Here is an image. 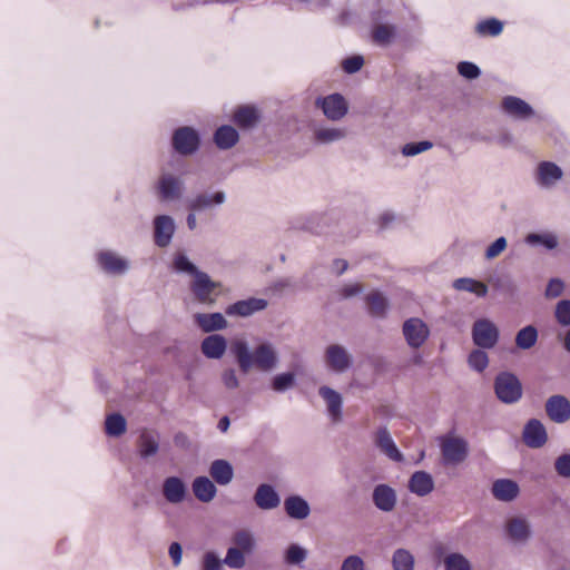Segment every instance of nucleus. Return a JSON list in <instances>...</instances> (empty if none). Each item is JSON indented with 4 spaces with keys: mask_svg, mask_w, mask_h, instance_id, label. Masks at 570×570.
Listing matches in <instances>:
<instances>
[{
    "mask_svg": "<svg viewBox=\"0 0 570 570\" xmlns=\"http://www.w3.org/2000/svg\"><path fill=\"white\" fill-rule=\"evenodd\" d=\"M229 350L243 374L249 373L253 368L271 372L279 363L278 352L268 341L261 342L252 350L246 340L237 338L232 342Z\"/></svg>",
    "mask_w": 570,
    "mask_h": 570,
    "instance_id": "f257e3e1",
    "label": "nucleus"
},
{
    "mask_svg": "<svg viewBox=\"0 0 570 570\" xmlns=\"http://www.w3.org/2000/svg\"><path fill=\"white\" fill-rule=\"evenodd\" d=\"M227 202V194L223 189H207L194 194L186 199V209L200 214H213Z\"/></svg>",
    "mask_w": 570,
    "mask_h": 570,
    "instance_id": "f03ea898",
    "label": "nucleus"
},
{
    "mask_svg": "<svg viewBox=\"0 0 570 570\" xmlns=\"http://www.w3.org/2000/svg\"><path fill=\"white\" fill-rule=\"evenodd\" d=\"M155 190L163 203L178 202L186 190L185 180L179 175L164 170L156 181Z\"/></svg>",
    "mask_w": 570,
    "mask_h": 570,
    "instance_id": "7ed1b4c3",
    "label": "nucleus"
},
{
    "mask_svg": "<svg viewBox=\"0 0 570 570\" xmlns=\"http://www.w3.org/2000/svg\"><path fill=\"white\" fill-rule=\"evenodd\" d=\"M494 392L502 403L513 404L522 396V385L514 374L501 372L494 379Z\"/></svg>",
    "mask_w": 570,
    "mask_h": 570,
    "instance_id": "20e7f679",
    "label": "nucleus"
},
{
    "mask_svg": "<svg viewBox=\"0 0 570 570\" xmlns=\"http://www.w3.org/2000/svg\"><path fill=\"white\" fill-rule=\"evenodd\" d=\"M220 287L222 283L212 279L206 272L198 273L189 284L195 299L205 305H214L217 302L218 293L216 291Z\"/></svg>",
    "mask_w": 570,
    "mask_h": 570,
    "instance_id": "39448f33",
    "label": "nucleus"
},
{
    "mask_svg": "<svg viewBox=\"0 0 570 570\" xmlns=\"http://www.w3.org/2000/svg\"><path fill=\"white\" fill-rule=\"evenodd\" d=\"M171 145L179 155H194L200 147V135L190 126L179 127L173 132Z\"/></svg>",
    "mask_w": 570,
    "mask_h": 570,
    "instance_id": "423d86ee",
    "label": "nucleus"
},
{
    "mask_svg": "<svg viewBox=\"0 0 570 570\" xmlns=\"http://www.w3.org/2000/svg\"><path fill=\"white\" fill-rule=\"evenodd\" d=\"M500 332L497 325L488 318H479L472 326V341L483 350L494 347L499 341Z\"/></svg>",
    "mask_w": 570,
    "mask_h": 570,
    "instance_id": "0eeeda50",
    "label": "nucleus"
},
{
    "mask_svg": "<svg viewBox=\"0 0 570 570\" xmlns=\"http://www.w3.org/2000/svg\"><path fill=\"white\" fill-rule=\"evenodd\" d=\"M402 334L406 344L417 350L422 347L430 337V327L419 317H410L403 322Z\"/></svg>",
    "mask_w": 570,
    "mask_h": 570,
    "instance_id": "6e6552de",
    "label": "nucleus"
},
{
    "mask_svg": "<svg viewBox=\"0 0 570 570\" xmlns=\"http://www.w3.org/2000/svg\"><path fill=\"white\" fill-rule=\"evenodd\" d=\"M324 363L330 371L343 374L352 367L353 356L343 345L330 344L324 351Z\"/></svg>",
    "mask_w": 570,
    "mask_h": 570,
    "instance_id": "1a4fd4ad",
    "label": "nucleus"
},
{
    "mask_svg": "<svg viewBox=\"0 0 570 570\" xmlns=\"http://www.w3.org/2000/svg\"><path fill=\"white\" fill-rule=\"evenodd\" d=\"M315 106L321 108L324 116L332 121L341 120L348 111V105L341 94L317 97Z\"/></svg>",
    "mask_w": 570,
    "mask_h": 570,
    "instance_id": "9d476101",
    "label": "nucleus"
},
{
    "mask_svg": "<svg viewBox=\"0 0 570 570\" xmlns=\"http://www.w3.org/2000/svg\"><path fill=\"white\" fill-rule=\"evenodd\" d=\"M373 443L380 450V452L387 456L391 461L397 463L404 461V455L399 450L387 426L381 425L376 429L373 434Z\"/></svg>",
    "mask_w": 570,
    "mask_h": 570,
    "instance_id": "9b49d317",
    "label": "nucleus"
},
{
    "mask_svg": "<svg viewBox=\"0 0 570 570\" xmlns=\"http://www.w3.org/2000/svg\"><path fill=\"white\" fill-rule=\"evenodd\" d=\"M268 301L258 297H248L227 305L225 314L229 317H250L254 314L266 309Z\"/></svg>",
    "mask_w": 570,
    "mask_h": 570,
    "instance_id": "f8f14e48",
    "label": "nucleus"
},
{
    "mask_svg": "<svg viewBox=\"0 0 570 570\" xmlns=\"http://www.w3.org/2000/svg\"><path fill=\"white\" fill-rule=\"evenodd\" d=\"M441 452L446 463L459 464L466 459L469 444L460 436L446 438L441 443Z\"/></svg>",
    "mask_w": 570,
    "mask_h": 570,
    "instance_id": "ddd939ff",
    "label": "nucleus"
},
{
    "mask_svg": "<svg viewBox=\"0 0 570 570\" xmlns=\"http://www.w3.org/2000/svg\"><path fill=\"white\" fill-rule=\"evenodd\" d=\"M371 499L373 505L383 513L393 512L397 504L396 490L386 483L374 485Z\"/></svg>",
    "mask_w": 570,
    "mask_h": 570,
    "instance_id": "4468645a",
    "label": "nucleus"
},
{
    "mask_svg": "<svg viewBox=\"0 0 570 570\" xmlns=\"http://www.w3.org/2000/svg\"><path fill=\"white\" fill-rule=\"evenodd\" d=\"M154 242L159 248L170 245L176 232L175 219L169 215H158L154 218Z\"/></svg>",
    "mask_w": 570,
    "mask_h": 570,
    "instance_id": "2eb2a0df",
    "label": "nucleus"
},
{
    "mask_svg": "<svg viewBox=\"0 0 570 570\" xmlns=\"http://www.w3.org/2000/svg\"><path fill=\"white\" fill-rule=\"evenodd\" d=\"M546 412L552 422L564 423L570 419V401L560 394L552 395L546 402Z\"/></svg>",
    "mask_w": 570,
    "mask_h": 570,
    "instance_id": "dca6fc26",
    "label": "nucleus"
},
{
    "mask_svg": "<svg viewBox=\"0 0 570 570\" xmlns=\"http://www.w3.org/2000/svg\"><path fill=\"white\" fill-rule=\"evenodd\" d=\"M318 395L324 400L332 422H341L343 416V396L337 391L326 385L318 389Z\"/></svg>",
    "mask_w": 570,
    "mask_h": 570,
    "instance_id": "f3484780",
    "label": "nucleus"
},
{
    "mask_svg": "<svg viewBox=\"0 0 570 570\" xmlns=\"http://www.w3.org/2000/svg\"><path fill=\"white\" fill-rule=\"evenodd\" d=\"M501 108L505 115L519 120L529 119L534 114L531 105L515 96H505L501 101Z\"/></svg>",
    "mask_w": 570,
    "mask_h": 570,
    "instance_id": "a211bd4d",
    "label": "nucleus"
},
{
    "mask_svg": "<svg viewBox=\"0 0 570 570\" xmlns=\"http://www.w3.org/2000/svg\"><path fill=\"white\" fill-rule=\"evenodd\" d=\"M98 262L106 273L112 275H124L130 268L129 261L114 252H101Z\"/></svg>",
    "mask_w": 570,
    "mask_h": 570,
    "instance_id": "6ab92c4d",
    "label": "nucleus"
},
{
    "mask_svg": "<svg viewBox=\"0 0 570 570\" xmlns=\"http://www.w3.org/2000/svg\"><path fill=\"white\" fill-rule=\"evenodd\" d=\"M254 502L261 510H273L279 507L281 497L272 484L262 483L256 488Z\"/></svg>",
    "mask_w": 570,
    "mask_h": 570,
    "instance_id": "aec40b11",
    "label": "nucleus"
},
{
    "mask_svg": "<svg viewBox=\"0 0 570 570\" xmlns=\"http://www.w3.org/2000/svg\"><path fill=\"white\" fill-rule=\"evenodd\" d=\"M227 340L222 334H209L200 343L202 353L209 360H220L227 351Z\"/></svg>",
    "mask_w": 570,
    "mask_h": 570,
    "instance_id": "412c9836",
    "label": "nucleus"
},
{
    "mask_svg": "<svg viewBox=\"0 0 570 570\" xmlns=\"http://www.w3.org/2000/svg\"><path fill=\"white\" fill-rule=\"evenodd\" d=\"M163 495L169 503L178 504L187 495V485L179 476H168L163 482Z\"/></svg>",
    "mask_w": 570,
    "mask_h": 570,
    "instance_id": "4be33fe9",
    "label": "nucleus"
},
{
    "mask_svg": "<svg viewBox=\"0 0 570 570\" xmlns=\"http://www.w3.org/2000/svg\"><path fill=\"white\" fill-rule=\"evenodd\" d=\"M563 171L560 166L552 161H541L537 168V180L543 188L553 187L561 180Z\"/></svg>",
    "mask_w": 570,
    "mask_h": 570,
    "instance_id": "5701e85b",
    "label": "nucleus"
},
{
    "mask_svg": "<svg viewBox=\"0 0 570 570\" xmlns=\"http://www.w3.org/2000/svg\"><path fill=\"white\" fill-rule=\"evenodd\" d=\"M313 140L317 145H331L346 138V129L338 127H328L324 125H315L312 128Z\"/></svg>",
    "mask_w": 570,
    "mask_h": 570,
    "instance_id": "b1692460",
    "label": "nucleus"
},
{
    "mask_svg": "<svg viewBox=\"0 0 570 570\" xmlns=\"http://www.w3.org/2000/svg\"><path fill=\"white\" fill-rule=\"evenodd\" d=\"M195 323L205 333H212L227 328L228 322L225 316L219 313H197L194 316Z\"/></svg>",
    "mask_w": 570,
    "mask_h": 570,
    "instance_id": "393cba45",
    "label": "nucleus"
},
{
    "mask_svg": "<svg viewBox=\"0 0 570 570\" xmlns=\"http://www.w3.org/2000/svg\"><path fill=\"white\" fill-rule=\"evenodd\" d=\"M286 514L294 520H304L311 514L309 503L298 494H292L284 500Z\"/></svg>",
    "mask_w": 570,
    "mask_h": 570,
    "instance_id": "a878e982",
    "label": "nucleus"
},
{
    "mask_svg": "<svg viewBox=\"0 0 570 570\" xmlns=\"http://www.w3.org/2000/svg\"><path fill=\"white\" fill-rule=\"evenodd\" d=\"M209 475L219 485H228L234 479V468L225 459L214 460L209 465Z\"/></svg>",
    "mask_w": 570,
    "mask_h": 570,
    "instance_id": "bb28decb",
    "label": "nucleus"
},
{
    "mask_svg": "<svg viewBox=\"0 0 570 570\" xmlns=\"http://www.w3.org/2000/svg\"><path fill=\"white\" fill-rule=\"evenodd\" d=\"M409 490L419 495L425 497L434 489V480L432 475L425 471H415L409 480Z\"/></svg>",
    "mask_w": 570,
    "mask_h": 570,
    "instance_id": "cd10ccee",
    "label": "nucleus"
},
{
    "mask_svg": "<svg viewBox=\"0 0 570 570\" xmlns=\"http://www.w3.org/2000/svg\"><path fill=\"white\" fill-rule=\"evenodd\" d=\"M491 492L497 500L511 502L519 494V485L510 479H498L493 482Z\"/></svg>",
    "mask_w": 570,
    "mask_h": 570,
    "instance_id": "c85d7f7f",
    "label": "nucleus"
},
{
    "mask_svg": "<svg viewBox=\"0 0 570 570\" xmlns=\"http://www.w3.org/2000/svg\"><path fill=\"white\" fill-rule=\"evenodd\" d=\"M191 489L197 500L204 503L213 501L217 494V488L214 481L205 475L195 478L191 483Z\"/></svg>",
    "mask_w": 570,
    "mask_h": 570,
    "instance_id": "c756f323",
    "label": "nucleus"
},
{
    "mask_svg": "<svg viewBox=\"0 0 570 570\" xmlns=\"http://www.w3.org/2000/svg\"><path fill=\"white\" fill-rule=\"evenodd\" d=\"M137 449L142 460L156 455L159 451V435L151 431H144L137 440Z\"/></svg>",
    "mask_w": 570,
    "mask_h": 570,
    "instance_id": "7c9ffc66",
    "label": "nucleus"
},
{
    "mask_svg": "<svg viewBox=\"0 0 570 570\" xmlns=\"http://www.w3.org/2000/svg\"><path fill=\"white\" fill-rule=\"evenodd\" d=\"M239 140L238 131L230 125H222L214 132V142L220 150L233 148Z\"/></svg>",
    "mask_w": 570,
    "mask_h": 570,
    "instance_id": "2f4dec72",
    "label": "nucleus"
},
{
    "mask_svg": "<svg viewBox=\"0 0 570 570\" xmlns=\"http://www.w3.org/2000/svg\"><path fill=\"white\" fill-rule=\"evenodd\" d=\"M365 302L367 305L368 314L375 318H385L389 311L387 298L377 291L371 292L366 295Z\"/></svg>",
    "mask_w": 570,
    "mask_h": 570,
    "instance_id": "473e14b6",
    "label": "nucleus"
},
{
    "mask_svg": "<svg viewBox=\"0 0 570 570\" xmlns=\"http://www.w3.org/2000/svg\"><path fill=\"white\" fill-rule=\"evenodd\" d=\"M452 286L456 291L473 293L478 297H484L488 294V286L484 283L470 277L456 278Z\"/></svg>",
    "mask_w": 570,
    "mask_h": 570,
    "instance_id": "72a5a7b5",
    "label": "nucleus"
},
{
    "mask_svg": "<svg viewBox=\"0 0 570 570\" xmlns=\"http://www.w3.org/2000/svg\"><path fill=\"white\" fill-rule=\"evenodd\" d=\"M173 269L177 274H187L193 276V278L202 273L200 271L187 256L185 252H177L173 256Z\"/></svg>",
    "mask_w": 570,
    "mask_h": 570,
    "instance_id": "f704fd0d",
    "label": "nucleus"
},
{
    "mask_svg": "<svg viewBox=\"0 0 570 570\" xmlns=\"http://www.w3.org/2000/svg\"><path fill=\"white\" fill-rule=\"evenodd\" d=\"M258 120L257 109L253 106H240L234 112V121L243 128H252Z\"/></svg>",
    "mask_w": 570,
    "mask_h": 570,
    "instance_id": "c9c22d12",
    "label": "nucleus"
},
{
    "mask_svg": "<svg viewBox=\"0 0 570 570\" xmlns=\"http://www.w3.org/2000/svg\"><path fill=\"white\" fill-rule=\"evenodd\" d=\"M505 529L509 538L515 542L525 541L530 534L528 523L520 518L509 520Z\"/></svg>",
    "mask_w": 570,
    "mask_h": 570,
    "instance_id": "e433bc0d",
    "label": "nucleus"
},
{
    "mask_svg": "<svg viewBox=\"0 0 570 570\" xmlns=\"http://www.w3.org/2000/svg\"><path fill=\"white\" fill-rule=\"evenodd\" d=\"M391 562L393 570H414L415 558L407 549L399 548L393 552Z\"/></svg>",
    "mask_w": 570,
    "mask_h": 570,
    "instance_id": "4c0bfd02",
    "label": "nucleus"
},
{
    "mask_svg": "<svg viewBox=\"0 0 570 570\" xmlns=\"http://www.w3.org/2000/svg\"><path fill=\"white\" fill-rule=\"evenodd\" d=\"M396 33L394 24L379 23L373 28V41L380 46H387L392 42Z\"/></svg>",
    "mask_w": 570,
    "mask_h": 570,
    "instance_id": "58836bf2",
    "label": "nucleus"
},
{
    "mask_svg": "<svg viewBox=\"0 0 570 570\" xmlns=\"http://www.w3.org/2000/svg\"><path fill=\"white\" fill-rule=\"evenodd\" d=\"M106 433L109 436L118 438L126 432L127 422L120 413H112L105 421Z\"/></svg>",
    "mask_w": 570,
    "mask_h": 570,
    "instance_id": "ea45409f",
    "label": "nucleus"
},
{
    "mask_svg": "<svg viewBox=\"0 0 570 570\" xmlns=\"http://www.w3.org/2000/svg\"><path fill=\"white\" fill-rule=\"evenodd\" d=\"M296 384V376L293 372H282L271 380V387L276 393H285Z\"/></svg>",
    "mask_w": 570,
    "mask_h": 570,
    "instance_id": "a19ab883",
    "label": "nucleus"
},
{
    "mask_svg": "<svg viewBox=\"0 0 570 570\" xmlns=\"http://www.w3.org/2000/svg\"><path fill=\"white\" fill-rule=\"evenodd\" d=\"M503 31V22L497 18H488L475 26V32L481 36L497 37Z\"/></svg>",
    "mask_w": 570,
    "mask_h": 570,
    "instance_id": "79ce46f5",
    "label": "nucleus"
},
{
    "mask_svg": "<svg viewBox=\"0 0 570 570\" xmlns=\"http://www.w3.org/2000/svg\"><path fill=\"white\" fill-rule=\"evenodd\" d=\"M445 570H472L470 560L460 552H451L443 559Z\"/></svg>",
    "mask_w": 570,
    "mask_h": 570,
    "instance_id": "37998d69",
    "label": "nucleus"
},
{
    "mask_svg": "<svg viewBox=\"0 0 570 570\" xmlns=\"http://www.w3.org/2000/svg\"><path fill=\"white\" fill-rule=\"evenodd\" d=\"M232 541L235 544L234 548H238L245 553H250L255 548V539L247 530H239L235 532Z\"/></svg>",
    "mask_w": 570,
    "mask_h": 570,
    "instance_id": "c03bdc74",
    "label": "nucleus"
},
{
    "mask_svg": "<svg viewBox=\"0 0 570 570\" xmlns=\"http://www.w3.org/2000/svg\"><path fill=\"white\" fill-rule=\"evenodd\" d=\"M307 558V550L297 543H292L285 551V562L291 566H297Z\"/></svg>",
    "mask_w": 570,
    "mask_h": 570,
    "instance_id": "a18cd8bd",
    "label": "nucleus"
},
{
    "mask_svg": "<svg viewBox=\"0 0 570 570\" xmlns=\"http://www.w3.org/2000/svg\"><path fill=\"white\" fill-rule=\"evenodd\" d=\"M468 363L472 370L481 373L487 368L489 364L488 354L483 351V348L473 350L469 354Z\"/></svg>",
    "mask_w": 570,
    "mask_h": 570,
    "instance_id": "49530a36",
    "label": "nucleus"
},
{
    "mask_svg": "<svg viewBox=\"0 0 570 570\" xmlns=\"http://www.w3.org/2000/svg\"><path fill=\"white\" fill-rule=\"evenodd\" d=\"M246 563L245 552L240 551L238 548L230 547L227 549L226 557L224 559V564L229 567L230 569H242Z\"/></svg>",
    "mask_w": 570,
    "mask_h": 570,
    "instance_id": "de8ad7c7",
    "label": "nucleus"
},
{
    "mask_svg": "<svg viewBox=\"0 0 570 570\" xmlns=\"http://www.w3.org/2000/svg\"><path fill=\"white\" fill-rule=\"evenodd\" d=\"M515 344L522 350L534 346V324H529L518 332Z\"/></svg>",
    "mask_w": 570,
    "mask_h": 570,
    "instance_id": "09e8293b",
    "label": "nucleus"
},
{
    "mask_svg": "<svg viewBox=\"0 0 570 570\" xmlns=\"http://www.w3.org/2000/svg\"><path fill=\"white\" fill-rule=\"evenodd\" d=\"M559 245L557 234L549 230L537 232V247H543L547 250L556 249Z\"/></svg>",
    "mask_w": 570,
    "mask_h": 570,
    "instance_id": "8fccbe9b",
    "label": "nucleus"
},
{
    "mask_svg": "<svg viewBox=\"0 0 570 570\" xmlns=\"http://www.w3.org/2000/svg\"><path fill=\"white\" fill-rule=\"evenodd\" d=\"M433 147V144L429 140L412 141L407 142L402 147V154L405 157H414L421 153H424Z\"/></svg>",
    "mask_w": 570,
    "mask_h": 570,
    "instance_id": "3c124183",
    "label": "nucleus"
},
{
    "mask_svg": "<svg viewBox=\"0 0 570 570\" xmlns=\"http://www.w3.org/2000/svg\"><path fill=\"white\" fill-rule=\"evenodd\" d=\"M456 69L459 75L468 80H474L481 76L480 67L471 61H460Z\"/></svg>",
    "mask_w": 570,
    "mask_h": 570,
    "instance_id": "603ef678",
    "label": "nucleus"
},
{
    "mask_svg": "<svg viewBox=\"0 0 570 570\" xmlns=\"http://www.w3.org/2000/svg\"><path fill=\"white\" fill-rule=\"evenodd\" d=\"M556 318L563 326L570 325V299H561L557 303L554 311Z\"/></svg>",
    "mask_w": 570,
    "mask_h": 570,
    "instance_id": "864d4df0",
    "label": "nucleus"
},
{
    "mask_svg": "<svg viewBox=\"0 0 570 570\" xmlns=\"http://www.w3.org/2000/svg\"><path fill=\"white\" fill-rule=\"evenodd\" d=\"M507 246H508L507 238L503 236L498 237L493 243H491L487 247V249L484 252V257L489 261L493 259V258L498 257L500 254H502V252H504Z\"/></svg>",
    "mask_w": 570,
    "mask_h": 570,
    "instance_id": "5fc2aeb1",
    "label": "nucleus"
},
{
    "mask_svg": "<svg viewBox=\"0 0 570 570\" xmlns=\"http://www.w3.org/2000/svg\"><path fill=\"white\" fill-rule=\"evenodd\" d=\"M363 65L364 58L360 55L347 57L342 61V68L348 75L360 71Z\"/></svg>",
    "mask_w": 570,
    "mask_h": 570,
    "instance_id": "6e6d98bb",
    "label": "nucleus"
},
{
    "mask_svg": "<svg viewBox=\"0 0 570 570\" xmlns=\"http://www.w3.org/2000/svg\"><path fill=\"white\" fill-rule=\"evenodd\" d=\"M224 560L214 551H207L203 556V570H222Z\"/></svg>",
    "mask_w": 570,
    "mask_h": 570,
    "instance_id": "4d7b16f0",
    "label": "nucleus"
},
{
    "mask_svg": "<svg viewBox=\"0 0 570 570\" xmlns=\"http://www.w3.org/2000/svg\"><path fill=\"white\" fill-rule=\"evenodd\" d=\"M220 379H222V383L224 384V386L229 391L236 390L239 387L240 383H239L236 370L233 367L225 368L222 372Z\"/></svg>",
    "mask_w": 570,
    "mask_h": 570,
    "instance_id": "13d9d810",
    "label": "nucleus"
},
{
    "mask_svg": "<svg viewBox=\"0 0 570 570\" xmlns=\"http://www.w3.org/2000/svg\"><path fill=\"white\" fill-rule=\"evenodd\" d=\"M554 469L561 478H570V453L559 455L554 461Z\"/></svg>",
    "mask_w": 570,
    "mask_h": 570,
    "instance_id": "bf43d9fd",
    "label": "nucleus"
},
{
    "mask_svg": "<svg viewBox=\"0 0 570 570\" xmlns=\"http://www.w3.org/2000/svg\"><path fill=\"white\" fill-rule=\"evenodd\" d=\"M341 570H365V562L360 556L350 554L342 561Z\"/></svg>",
    "mask_w": 570,
    "mask_h": 570,
    "instance_id": "052dcab7",
    "label": "nucleus"
},
{
    "mask_svg": "<svg viewBox=\"0 0 570 570\" xmlns=\"http://www.w3.org/2000/svg\"><path fill=\"white\" fill-rule=\"evenodd\" d=\"M564 283L560 278H551L546 288V296L548 298H556L562 294Z\"/></svg>",
    "mask_w": 570,
    "mask_h": 570,
    "instance_id": "680f3d73",
    "label": "nucleus"
},
{
    "mask_svg": "<svg viewBox=\"0 0 570 570\" xmlns=\"http://www.w3.org/2000/svg\"><path fill=\"white\" fill-rule=\"evenodd\" d=\"M363 292V286L358 283L346 284L340 289V295L343 298L354 297Z\"/></svg>",
    "mask_w": 570,
    "mask_h": 570,
    "instance_id": "e2e57ef3",
    "label": "nucleus"
},
{
    "mask_svg": "<svg viewBox=\"0 0 570 570\" xmlns=\"http://www.w3.org/2000/svg\"><path fill=\"white\" fill-rule=\"evenodd\" d=\"M523 441L529 448L534 449V417L528 420L524 426Z\"/></svg>",
    "mask_w": 570,
    "mask_h": 570,
    "instance_id": "0e129e2a",
    "label": "nucleus"
},
{
    "mask_svg": "<svg viewBox=\"0 0 570 570\" xmlns=\"http://www.w3.org/2000/svg\"><path fill=\"white\" fill-rule=\"evenodd\" d=\"M168 553L175 566H179L183 558V548L178 542H171L169 546Z\"/></svg>",
    "mask_w": 570,
    "mask_h": 570,
    "instance_id": "69168bd1",
    "label": "nucleus"
},
{
    "mask_svg": "<svg viewBox=\"0 0 570 570\" xmlns=\"http://www.w3.org/2000/svg\"><path fill=\"white\" fill-rule=\"evenodd\" d=\"M548 434L544 425L537 420V449L546 444Z\"/></svg>",
    "mask_w": 570,
    "mask_h": 570,
    "instance_id": "338daca9",
    "label": "nucleus"
},
{
    "mask_svg": "<svg viewBox=\"0 0 570 570\" xmlns=\"http://www.w3.org/2000/svg\"><path fill=\"white\" fill-rule=\"evenodd\" d=\"M497 141L503 148H509L515 145L514 138L509 131L501 132L498 136Z\"/></svg>",
    "mask_w": 570,
    "mask_h": 570,
    "instance_id": "774afa93",
    "label": "nucleus"
}]
</instances>
